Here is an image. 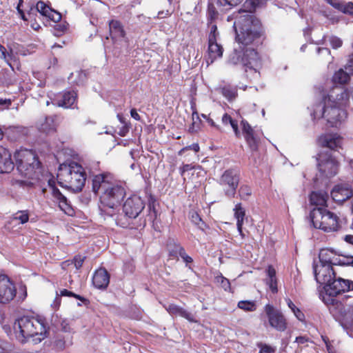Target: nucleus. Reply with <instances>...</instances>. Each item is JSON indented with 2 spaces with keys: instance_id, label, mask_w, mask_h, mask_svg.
<instances>
[{
  "instance_id": "nucleus-1",
  "label": "nucleus",
  "mask_w": 353,
  "mask_h": 353,
  "mask_svg": "<svg viewBox=\"0 0 353 353\" xmlns=\"http://www.w3.org/2000/svg\"><path fill=\"white\" fill-rule=\"evenodd\" d=\"M239 14L234 23L239 46L230 54L228 63L242 65L246 73L250 72L252 77L256 79L259 76L257 70L261 65V59L258 52L250 46L260 37L261 22L251 13V10H240Z\"/></svg>"
},
{
  "instance_id": "nucleus-2",
  "label": "nucleus",
  "mask_w": 353,
  "mask_h": 353,
  "mask_svg": "<svg viewBox=\"0 0 353 353\" xmlns=\"http://www.w3.org/2000/svg\"><path fill=\"white\" fill-rule=\"evenodd\" d=\"M92 190L99 196V208L102 215L112 216L125 196L123 186L115 182L110 174L95 175L92 179Z\"/></svg>"
},
{
  "instance_id": "nucleus-3",
  "label": "nucleus",
  "mask_w": 353,
  "mask_h": 353,
  "mask_svg": "<svg viewBox=\"0 0 353 353\" xmlns=\"http://www.w3.org/2000/svg\"><path fill=\"white\" fill-rule=\"evenodd\" d=\"M13 330L16 339L21 343H25L30 339L37 343L46 337L44 324L34 317L23 316L17 319L14 323Z\"/></svg>"
},
{
  "instance_id": "nucleus-4",
  "label": "nucleus",
  "mask_w": 353,
  "mask_h": 353,
  "mask_svg": "<svg viewBox=\"0 0 353 353\" xmlns=\"http://www.w3.org/2000/svg\"><path fill=\"white\" fill-rule=\"evenodd\" d=\"M57 179L61 186L73 192H79L85 185L86 174L80 164L71 162L59 166Z\"/></svg>"
},
{
  "instance_id": "nucleus-5",
  "label": "nucleus",
  "mask_w": 353,
  "mask_h": 353,
  "mask_svg": "<svg viewBox=\"0 0 353 353\" xmlns=\"http://www.w3.org/2000/svg\"><path fill=\"white\" fill-rule=\"evenodd\" d=\"M17 170L29 179H38L41 173L40 162L32 150L21 149L14 153Z\"/></svg>"
},
{
  "instance_id": "nucleus-6",
  "label": "nucleus",
  "mask_w": 353,
  "mask_h": 353,
  "mask_svg": "<svg viewBox=\"0 0 353 353\" xmlns=\"http://www.w3.org/2000/svg\"><path fill=\"white\" fill-rule=\"evenodd\" d=\"M310 216L314 227L324 232L337 231L340 227L337 215L325 208H314Z\"/></svg>"
},
{
  "instance_id": "nucleus-7",
  "label": "nucleus",
  "mask_w": 353,
  "mask_h": 353,
  "mask_svg": "<svg viewBox=\"0 0 353 353\" xmlns=\"http://www.w3.org/2000/svg\"><path fill=\"white\" fill-rule=\"evenodd\" d=\"M341 106L323 102L316 106L312 115L314 119L325 118L332 127L337 126L346 118V112Z\"/></svg>"
},
{
  "instance_id": "nucleus-8",
  "label": "nucleus",
  "mask_w": 353,
  "mask_h": 353,
  "mask_svg": "<svg viewBox=\"0 0 353 353\" xmlns=\"http://www.w3.org/2000/svg\"><path fill=\"white\" fill-rule=\"evenodd\" d=\"M239 179L238 170L230 168L225 170L217 181L227 196L234 197L239 186Z\"/></svg>"
},
{
  "instance_id": "nucleus-9",
  "label": "nucleus",
  "mask_w": 353,
  "mask_h": 353,
  "mask_svg": "<svg viewBox=\"0 0 353 353\" xmlns=\"http://www.w3.org/2000/svg\"><path fill=\"white\" fill-rule=\"evenodd\" d=\"M317 161L319 171L321 176L332 177L337 173L338 162L330 152H320L318 155Z\"/></svg>"
},
{
  "instance_id": "nucleus-10",
  "label": "nucleus",
  "mask_w": 353,
  "mask_h": 353,
  "mask_svg": "<svg viewBox=\"0 0 353 353\" xmlns=\"http://www.w3.org/2000/svg\"><path fill=\"white\" fill-rule=\"evenodd\" d=\"M264 311L271 327L280 332H283L286 330V319L281 311L276 310L270 304H267L265 306Z\"/></svg>"
},
{
  "instance_id": "nucleus-11",
  "label": "nucleus",
  "mask_w": 353,
  "mask_h": 353,
  "mask_svg": "<svg viewBox=\"0 0 353 353\" xmlns=\"http://www.w3.org/2000/svg\"><path fill=\"white\" fill-rule=\"evenodd\" d=\"M323 289L326 296L334 297L341 292L353 290V282L341 278L337 279L334 278L332 281L323 287Z\"/></svg>"
},
{
  "instance_id": "nucleus-12",
  "label": "nucleus",
  "mask_w": 353,
  "mask_h": 353,
  "mask_svg": "<svg viewBox=\"0 0 353 353\" xmlns=\"http://www.w3.org/2000/svg\"><path fill=\"white\" fill-rule=\"evenodd\" d=\"M16 294L17 289L10 278L5 274H0V303H10Z\"/></svg>"
},
{
  "instance_id": "nucleus-13",
  "label": "nucleus",
  "mask_w": 353,
  "mask_h": 353,
  "mask_svg": "<svg viewBox=\"0 0 353 353\" xmlns=\"http://www.w3.org/2000/svg\"><path fill=\"white\" fill-rule=\"evenodd\" d=\"M144 207V202L141 197L133 195L126 199L123 206V210L125 216L134 219L141 212Z\"/></svg>"
},
{
  "instance_id": "nucleus-14",
  "label": "nucleus",
  "mask_w": 353,
  "mask_h": 353,
  "mask_svg": "<svg viewBox=\"0 0 353 353\" xmlns=\"http://www.w3.org/2000/svg\"><path fill=\"white\" fill-rule=\"evenodd\" d=\"M313 269L316 281L323 287L335 278V273L331 265L314 263Z\"/></svg>"
},
{
  "instance_id": "nucleus-15",
  "label": "nucleus",
  "mask_w": 353,
  "mask_h": 353,
  "mask_svg": "<svg viewBox=\"0 0 353 353\" xmlns=\"http://www.w3.org/2000/svg\"><path fill=\"white\" fill-rule=\"evenodd\" d=\"M349 99V93L343 86L336 85L330 91L327 97L324 99V102L337 105H344Z\"/></svg>"
},
{
  "instance_id": "nucleus-16",
  "label": "nucleus",
  "mask_w": 353,
  "mask_h": 353,
  "mask_svg": "<svg viewBox=\"0 0 353 353\" xmlns=\"http://www.w3.org/2000/svg\"><path fill=\"white\" fill-rule=\"evenodd\" d=\"M353 263V258H347V261H342L338 259V256L334 250L324 248L320 250L319 254V262L317 263L323 265H329L332 266L333 265H345L350 264Z\"/></svg>"
},
{
  "instance_id": "nucleus-17",
  "label": "nucleus",
  "mask_w": 353,
  "mask_h": 353,
  "mask_svg": "<svg viewBox=\"0 0 353 353\" xmlns=\"http://www.w3.org/2000/svg\"><path fill=\"white\" fill-rule=\"evenodd\" d=\"M49 186L51 190L52 196L54 202L57 203L59 208L66 214L72 215L73 210L70 205L68 203V200L63 196L58 188H57L51 181H49Z\"/></svg>"
},
{
  "instance_id": "nucleus-18",
  "label": "nucleus",
  "mask_w": 353,
  "mask_h": 353,
  "mask_svg": "<svg viewBox=\"0 0 353 353\" xmlns=\"http://www.w3.org/2000/svg\"><path fill=\"white\" fill-rule=\"evenodd\" d=\"M318 141L322 147H326L331 150H337L341 147L343 139L338 134L330 133L319 137Z\"/></svg>"
},
{
  "instance_id": "nucleus-19",
  "label": "nucleus",
  "mask_w": 353,
  "mask_h": 353,
  "mask_svg": "<svg viewBox=\"0 0 353 353\" xmlns=\"http://www.w3.org/2000/svg\"><path fill=\"white\" fill-rule=\"evenodd\" d=\"M352 190L347 185H336L331 192L333 200L341 203L352 196Z\"/></svg>"
},
{
  "instance_id": "nucleus-20",
  "label": "nucleus",
  "mask_w": 353,
  "mask_h": 353,
  "mask_svg": "<svg viewBox=\"0 0 353 353\" xmlns=\"http://www.w3.org/2000/svg\"><path fill=\"white\" fill-rule=\"evenodd\" d=\"M14 168L10 152L0 145V173L10 172Z\"/></svg>"
},
{
  "instance_id": "nucleus-21",
  "label": "nucleus",
  "mask_w": 353,
  "mask_h": 353,
  "mask_svg": "<svg viewBox=\"0 0 353 353\" xmlns=\"http://www.w3.org/2000/svg\"><path fill=\"white\" fill-rule=\"evenodd\" d=\"M241 125L244 137L248 144L251 150H256L257 148L258 140L254 135L252 128L246 121H242Z\"/></svg>"
},
{
  "instance_id": "nucleus-22",
  "label": "nucleus",
  "mask_w": 353,
  "mask_h": 353,
  "mask_svg": "<svg viewBox=\"0 0 353 353\" xmlns=\"http://www.w3.org/2000/svg\"><path fill=\"white\" fill-rule=\"evenodd\" d=\"M223 48L217 43V41H208V64L212 63L216 59L221 58L223 56Z\"/></svg>"
},
{
  "instance_id": "nucleus-23",
  "label": "nucleus",
  "mask_w": 353,
  "mask_h": 353,
  "mask_svg": "<svg viewBox=\"0 0 353 353\" xmlns=\"http://www.w3.org/2000/svg\"><path fill=\"white\" fill-rule=\"evenodd\" d=\"M92 282L94 285L99 289H105L109 284L110 276L105 269L97 270L93 276Z\"/></svg>"
},
{
  "instance_id": "nucleus-24",
  "label": "nucleus",
  "mask_w": 353,
  "mask_h": 353,
  "mask_svg": "<svg viewBox=\"0 0 353 353\" xmlns=\"http://www.w3.org/2000/svg\"><path fill=\"white\" fill-rule=\"evenodd\" d=\"M165 310L171 314L175 316H179L185 318L190 322L197 323L198 321L195 319L194 316L183 309L181 307H179L174 304H170L168 306H165Z\"/></svg>"
},
{
  "instance_id": "nucleus-25",
  "label": "nucleus",
  "mask_w": 353,
  "mask_h": 353,
  "mask_svg": "<svg viewBox=\"0 0 353 353\" xmlns=\"http://www.w3.org/2000/svg\"><path fill=\"white\" fill-rule=\"evenodd\" d=\"M77 93L74 91H68L63 93L57 99V105L59 107L68 108L72 107L77 100Z\"/></svg>"
},
{
  "instance_id": "nucleus-26",
  "label": "nucleus",
  "mask_w": 353,
  "mask_h": 353,
  "mask_svg": "<svg viewBox=\"0 0 353 353\" xmlns=\"http://www.w3.org/2000/svg\"><path fill=\"white\" fill-rule=\"evenodd\" d=\"M110 34L113 40H118L125 37V32L121 23L117 20H112L109 23Z\"/></svg>"
},
{
  "instance_id": "nucleus-27",
  "label": "nucleus",
  "mask_w": 353,
  "mask_h": 353,
  "mask_svg": "<svg viewBox=\"0 0 353 353\" xmlns=\"http://www.w3.org/2000/svg\"><path fill=\"white\" fill-rule=\"evenodd\" d=\"M38 128L41 132L46 134L54 132L56 130V123L54 117H47L38 123Z\"/></svg>"
},
{
  "instance_id": "nucleus-28",
  "label": "nucleus",
  "mask_w": 353,
  "mask_h": 353,
  "mask_svg": "<svg viewBox=\"0 0 353 353\" xmlns=\"http://www.w3.org/2000/svg\"><path fill=\"white\" fill-rule=\"evenodd\" d=\"M267 278L265 283L269 286L272 293L278 292L277 279L276 277V270L272 265H269L266 270Z\"/></svg>"
},
{
  "instance_id": "nucleus-29",
  "label": "nucleus",
  "mask_w": 353,
  "mask_h": 353,
  "mask_svg": "<svg viewBox=\"0 0 353 353\" xmlns=\"http://www.w3.org/2000/svg\"><path fill=\"white\" fill-rule=\"evenodd\" d=\"M327 199V194L323 192H313L310 194V202L316 205V208L318 206L325 208Z\"/></svg>"
},
{
  "instance_id": "nucleus-30",
  "label": "nucleus",
  "mask_w": 353,
  "mask_h": 353,
  "mask_svg": "<svg viewBox=\"0 0 353 353\" xmlns=\"http://www.w3.org/2000/svg\"><path fill=\"white\" fill-rule=\"evenodd\" d=\"M234 216L236 219V226L240 235L243 237L244 234L242 232V227L243 224V219L245 215L244 209L242 208L241 203H237L234 208Z\"/></svg>"
},
{
  "instance_id": "nucleus-31",
  "label": "nucleus",
  "mask_w": 353,
  "mask_h": 353,
  "mask_svg": "<svg viewBox=\"0 0 353 353\" xmlns=\"http://www.w3.org/2000/svg\"><path fill=\"white\" fill-rule=\"evenodd\" d=\"M350 74L351 73L348 71L341 68L334 73L332 77L333 82L341 85L345 84L350 80Z\"/></svg>"
},
{
  "instance_id": "nucleus-32",
  "label": "nucleus",
  "mask_w": 353,
  "mask_h": 353,
  "mask_svg": "<svg viewBox=\"0 0 353 353\" xmlns=\"http://www.w3.org/2000/svg\"><path fill=\"white\" fill-rule=\"evenodd\" d=\"M285 302L288 305V306L290 308L292 312L294 313V316L296 317V319L301 321H305V315L298 308L295 304L292 301L291 299L289 298L285 299Z\"/></svg>"
},
{
  "instance_id": "nucleus-33",
  "label": "nucleus",
  "mask_w": 353,
  "mask_h": 353,
  "mask_svg": "<svg viewBox=\"0 0 353 353\" xmlns=\"http://www.w3.org/2000/svg\"><path fill=\"white\" fill-rule=\"evenodd\" d=\"M179 248H183L181 245L177 244L174 240H170L168 243V250L170 253V256L174 258H177L181 255V251Z\"/></svg>"
},
{
  "instance_id": "nucleus-34",
  "label": "nucleus",
  "mask_w": 353,
  "mask_h": 353,
  "mask_svg": "<svg viewBox=\"0 0 353 353\" xmlns=\"http://www.w3.org/2000/svg\"><path fill=\"white\" fill-rule=\"evenodd\" d=\"M222 123L225 125L230 123L234 132L235 135L239 137L240 135V132L238 128V124L236 121L233 120L232 117L228 114H224L221 119Z\"/></svg>"
},
{
  "instance_id": "nucleus-35",
  "label": "nucleus",
  "mask_w": 353,
  "mask_h": 353,
  "mask_svg": "<svg viewBox=\"0 0 353 353\" xmlns=\"http://www.w3.org/2000/svg\"><path fill=\"white\" fill-rule=\"evenodd\" d=\"M221 92L229 101L234 99L237 95L236 89L230 85L221 88Z\"/></svg>"
},
{
  "instance_id": "nucleus-36",
  "label": "nucleus",
  "mask_w": 353,
  "mask_h": 353,
  "mask_svg": "<svg viewBox=\"0 0 353 353\" xmlns=\"http://www.w3.org/2000/svg\"><path fill=\"white\" fill-rule=\"evenodd\" d=\"M237 305L239 308L246 312H253L256 309V303L253 301H240Z\"/></svg>"
},
{
  "instance_id": "nucleus-37",
  "label": "nucleus",
  "mask_w": 353,
  "mask_h": 353,
  "mask_svg": "<svg viewBox=\"0 0 353 353\" xmlns=\"http://www.w3.org/2000/svg\"><path fill=\"white\" fill-rule=\"evenodd\" d=\"M192 123L189 128V131L192 133L197 132L200 129L201 120L196 110H194L192 112Z\"/></svg>"
},
{
  "instance_id": "nucleus-38",
  "label": "nucleus",
  "mask_w": 353,
  "mask_h": 353,
  "mask_svg": "<svg viewBox=\"0 0 353 353\" xmlns=\"http://www.w3.org/2000/svg\"><path fill=\"white\" fill-rule=\"evenodd\" d=\"M0 58L12 67L10 61L13 59L12 50H10V52H7L6 48L0 43Z\"/></svg>"
},
{
  "instance_id": "nucleus-39",
  "label": "nucleus",
  "mask_w": 353,
  "mask_h": 353,
  "mask_svg": "<svg viewBox=\"0 0 353 353\" xmlns=\"http://www.w3.org/2000/svg\"><path fill=\"white\" fill-rule=\"evenodd\" d=\"M252 194V190L250 186L243 185L239 190V194L241 199L247 200Z\"/></svg>"
},
{
  "instance_id": "nucleus-40",
  "label": "nucleus",
  "mask_w": 353,
  "mask_h": 353,
  "mask_svg": "<svg viewBox=\"0 0 353 353\" xmlns=\"http://www.w3.org/2000/svg\"><path fill=\"white\" fill-rule=\"evenodd\" d=\"M13 219L19 221L21 224H24L28 221L29 215L27 211H19L14 214Z\"/></svg>"
},
{
  "instance_id": "nucleus-41",
  "label": "nucleus",
  "mask_w": 353,
  "mask_h": 353,
  "mask_svg": "<svg viewBox=\"0 0 353 353\" xmlns=\"http://www.w3.org/2000/svg\"><path fill=\"white\" fill-rule=\"evenodd\" d=\"M50 9L51 8L43 1H39L36 5L35 10L46 17L48 12V10H50Z\"/></svg>"
},
{
  "instance_id": "nucleus-42",
  "label": "nucleus",
  "mask_w": 353,
  "mask_h": 353,
  "mask_svg": "<svg viewBox=\"0 0 353 353\" xmlns=\"http://www.w3.org/2000/svg\"><path fill=\"white\" fill-rule=\"evenodd\" d=\"M216 281L220 284V285L225 290H230V283L229 280L222 275L216 276Z\"/></svg>"
},
{
  "instance_id": "nucleus-43",
  "label": "nucleus",
  "mask_w": 353,
  "mask_h": 353,
  "mask_svg": "<svg viewBox=\"0 0 353 353\" xmlns=\"http://www.w3.org/2000/svg\"><path fill=\"white\" fill-rule=\"evenodd\" d=\"M210 31L208 35V41H214L217 40L219 33L215 24H211L210 26Z\"/></svg>"
},
{
  "instance_id": "nucleus-44",
  "label": "nucleus",
  "mask_w": 353,
  "mask_h": 353,
  "mask_svg": "<svg viewBox=\"0 0 353 353\" xmlns=\"http://www.w3.org/2000/svg\"><path fill=\"white\" fill-rule=\"evenodd\" d=\"M46 17L54 22H58L61 19V14L52 9H50V10H48V12Z\"/></svg>"
},
{
  "instance_id": "nucleus-45",
  "label": "nucleus",
  "mask_w": 353,
  "mask_h": 353,
  "mask_svg": "<svg viewBox=\"0 0 353 353\" xmlns=\"http://www.w3.org/2000/svg\"><path fill=\"white\" fill-rule=\"evenodd\" d=\"M328 41L331 46L334 49L340 48L343 43L342 41L339 37L335 36L329 37Z\"/></svg>"
},
{
  "instance_id": "nucleus-46",
  "label": "nucleus",
  "mask_w": 353,
  "mask_h": 353,
  "mask_svg": "<svg viewBox=\"0 0 353 353\" xmlns=\"http://www.w3.org/2000/svg\"><path fill=\"white\" fill-rule=\"evenodd\" d=\"M84 259H85V256H82L80 255L76 256L74 258L73 263L77 270H79L82 267Z\"/></svg>"
},
{
  "instance_id": "nucleus-47",
  "label": "nucleus",
  "mask_w": 353,
  "mask_h": 353,
  "mask_svg": "<svg viewBox=\"0 0 353 353\" xmlns=\"http://www.w3.org/2000/svg\"><path fill=\"white\" fill-rule=\"evenodd\" d=\"M342 12L345 14L353 15V3H344Z\"/></svg>"
},
{
  "instance_id": "nucleus-48",
  "label": "nucleus",
  "mask_w": 353,
  "mask_h": 353,
  "mask_svg": "<svg viewBox=\"0 0 353 353\" xmlns=\"http://www.w3.org/2000/svg\"><path fill=\"white\" fill-rule=\"evenodd\" d=\"M60 294L61 296H73L79 300H85L81 296L76 294H74L70 291H68V290H65V289L61 290Z\"/></svg>"
},
{
  "instance_id": "nucleus-49",
  "label": "nucleus",
  "mask_w": 353,
  "mask_h": 353,
  "mask_svg": "<svg viewBox=\"0 0 353 353\" xmlns=\"http://www.w3.org/2000/svg\"><path fill=\"white\" fill-rule=\"evenodd\" d=\"M179 251H181L180 256L183 259V261L186 264L190 263L192 262V259L186 254L184 248H179Z\"/></svg>"
},
{
  "instance_id": "nucleus-50",
  "label": "nucleus",
  "mask_w": 353,
  "mask_h": 353,
  "mask_svg": "<svg viewBox=\"0 0 353 353\" xmlns=\"http://www.w3.org/2000/svg\"><path fill=\"white\" fill-rule=\"evenodd\" d=\"M345 70L350 73L353 72V54L349 56L347 62L345 66Z\"/></svg>"
},
{
  "instance_id": "nucleus-51",
  "label": "nucleus",
  "mask_w": 353,
  "mask_h": 353,
  "mask_svg": "<svg viewBox=\"0 0 353 353\" xmlns=\"http://www.w3.org/2000/svg\"><path fill=\"white\" fill-rule=\"evenodd\" d=\"M190 219L192 223L194 224L199 225L201 222V219L199 216V214L196 212H192L190 215Z\"/></svg>"
},
{
  "instance_id": "nucleus-52",
  "label": "nucleus",
  "mask_w": 353,
  "mask_h": 353,
  "mask_svg": "<svg viewBox=\"0 0 353 353\" xmlns=\"http://www.w3.org/2000/svg\"><path fill=\"white\" fill-rule=\"evenodd\" d=\"M243 0H219L223 5H228L230 6H235L240 3Z\"/></svg>"
},
{
  "instance_id": "nucleus-53",
  "label": "nucleus",
  "mask_w": 353,
  "mask_h": 353,
  "mask_svg": "<svg viewBox=\"0 0 353 353\" xmlns=\"http://www.w3.org/2000/svg\"><path fill=\"white\" fill-rule=\"evenodd\" d=\"M23 0H19V3H18L17 7V11H18L19 14L21 16V18L23 21H27L28 19L26 18V15L24 14L23 10L21 8V7L23 6Z\"/></svg>"
},
{
  "instance_id": "nucleus-54",
  "label": "nucleus",
  "mask_w": 353,
  "mask_h": 353,
  "mask_svg": "<svg viewBox=\"0 0 353 353\" xmlns=\"http://www.w3.org/2000/svg\"><path fill=\"white\" fill-rule=\"evenodd\" d=\"M188 149L192 150L194 152H197L199 150V145L197 143H193L191 145H190L188 147H185V148H183L182 150H181L179 151V154H181L185 150H188Z\"/></svg>"
},
{
  "instance_id": "nucleus-55",
  "label": "nucleus",
  "mask_w": 353,
  "mask_h": 353,
  "mask_svg": "<svg viewBox=\"0 0 353 353\" xmlns=\"http://www.w3.org/2000/svg\"><path fill=\"white\" fill-rule=\"evenodd\" d=\"M274 349L269 345H262L259 353H274Z\"/></svg>"
},
{
  "instance_id": "nucleus-56",
  "label": "nucleus",
  "mask_w": 353,
  "mask_h": 353,
  "mask_svg": "<svg viewBox=\"0 0 353 353\" xmlns=\"http://www.w3.org/2000/svg\"><path fill=\"white\" fill-rule=\"evenodd\" d=\"M328 3L334 8L342 12L344 3L336 1L334 2L332 0H328Z\"/></svg>"
},
{
  "instance_id": "nucleus-57",
  "label": "nucleus",
  "mask_w": 353,
  "mask_h": 353,
  "mask_svg": "<svg viewBox=\"0 0 353 353\" xmlns=\"http://www.w3.org/2000/svg\"><path fill=\"white\" fill-rule=\"evenodd\" d=\"M250 3L252 4V9L254 10L256 6H261L264 4L265 0H249Z\"/></svg>"
},
{
  "instance_id": "nucleus-58",
  "label": "nucleus",
  "mask_w": 353,
  "mask_h": 353,
  "mask_svg": "<svg viewBox=\"0 0 353 353\" xmlns=\"http://www.w3.org/2000/svg\"><path fill=\"white\" fill-rule=\"evenodd\" d=\"M309 341V339L306 336H298L295 339V343L298 344H305Z\"/></svg>"
},
{
  "instance_id": "nucleus-59",
  "label": "nucleus",
  "mask_w": 353,
  "mask_h": 353,
  "mask_svg": "<svg viewBox=\"0 0 353 353\" xmlns=\"http://www.w3.org/2000/svg\"><path fill=\"white\" fill-rule=\"evenodd\" d=\"M130 115L133 119H134L137 121H139L141 119L139 114L137 113L136 109L134 108L131 110Z\"/></svg>"
},
{
  "instance_id": "nucleus-60",
  "label": "nucleus",
  "mask_w": 353,
  "mask_h": 353,
  "mask_svg": "<svg viewBox=\"0 0 353 353\" xmlns=\"http://www.w3.org/2000/svg\"><path fill=\"white\" fill-rule=\"evenodd\" d=\"M193 167L190 165V164H184L181 168V174H183L184 172L192 169Z\"/></svg>"
},
{
  "instance_id": "nucleus-61",
  "label": "nucleus",
  "mask_w": 353,
  "mask_h": 353,
  "mask_svg": "<svg viewBox=\"0 0 353 353\" xmlns=\"http://www.w3.org/2000/svg\"><path fill=\"white\" fill-rule=\"evenodd\" d=\"M317 52L319 53H323V54H324L325 55H327V56H329L330 54V50L328 48H317Z\"/></svg>"
},
{
  "instance_id": "nucleus-62",
  "label": "nucleus",
  "mask_w": 353,
  "mask_h": 353,
  "mask_svg": "<svg viewBox=\"0 0 353 353\" xmlns=\"http://www.w3.org/2000/svg\"><path fill=\"white\" fill-rule=\"evenodd\" d=\"M207 122L212 127L215 128L216 129H217L218 130H221V128L217 125L215 122L213 121L212 119H211L210 117V118H207Z\"/></svg>"
},
{
  "instance_id": "nucleus-63",
  "label": "nucleus",
  "mask_w": 353,
  "mask_h": 353,
  "mask_svg": "<svg viewBox=\"0 0 353 353\" xmlns=\"http://www.w3.org/2000/svg\"><path fill=\"white\" fill-rule=\"evenodd\" d=\"M11 104L10 100L0 99V106H9Z\"/></svg>"
},
{
  "instance_id": "nucleus-64",
  "label": "nucleus",
  "mask_w": 353,
  "mask_h": 353,
  "mask_svg": "<svg viewBox=\"0 0 353 353\" xmlns=\"http://www.w3.org/2000/svg\"><path fill=\"white\" fill-rule=\"evenodd\" d=\"M344 239L346 242L353 245V235H346Z\"/></svg>"
}]
</instances>
